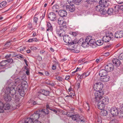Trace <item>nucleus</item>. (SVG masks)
<instances>
[{
    "mask_svg": "<svg viewBox=\"0 0 123 123\" xmlns=\"http://www.w3.org/2000/svg\"><path fill=\"white\" fill-rule=\"evenodd\" d=\"M13 83V85H16V89L20 95L23 96L25 94L24 88L26 85L27 82L21 78L16 79L14 81L12 80Z\"/></svg>",
    "mask_w": 123,
    "mask_h": 123,
    "instance_id": "f257e3e1",
    "label": "nucleus"
},
{
    "mask_svg": "<svg viewBox=\"0 0 123 123\" xmlns=\"http://www.w3.org/2000/svg\"><path fill=\"white\" fill-rule=\"evenodd\" d=\"M41 113V112L39 111H36L30 116V118H26L24 122L25 123H33L34 121H38L40 117H42Z\"/></svg>",
    "mask_w": 123,
    "mask_h": 123,
    "instance_id": "f03ea898",
    "label": "nucleus"
},
{
    "mask_svg": "<svg viewBox=\"0 0 123 123\" xmlns=\"http://www.w3.org/2000/svg\"><path fill=\"white\" fill-rule=\"evenodd\" d=\"M67 29V27L65 25L57 27L56 29V33L60 37L62 36L65 34Z\"/></svg>",
    "mask_w": 123,
    "mask_h": 123,
    "instance_id": "7ed1b4c3",
    "label": "nucleus"
},
{
    "mask_svg": "<svg viewBox=\"0 0 123 123\" xmlns=\"http://www.w3.org/2000/svg\"><path fill=\"white\" fill-rule=\"evenodd\" d=\"M7 84L10 86H11L10 88V93L12 95H15L16 93V91H18L16 89V85H13V83L10 79L7 81Z\"/></svg>",
    "mask_w": 123,
    "mask_h": 123,
    "instance_id": "20e7f679",
    "label": "nucleus"
},
{
    "mask_svg": "<svg viewBox=\"0 0 123 123\" xmlns=\"http://www.w3.org/2000/svg\"><path fill=\"white\" fill-rule=\"evenodd\" d=\"M100 4L96 6L95 9L97 11L99 12L101 14L104 15L105 14L106 12L105 10H104V7H107V5L106 4L105 5H104L101 4Z\"/></svg>",
    "mask_w": 123,
    "mask_h": 123,
    "instance_id": "39448f33",
    "label": "nucleus"
},
{
    "mask_svg": "<svg viewBox=\"0 0 123 123\" xmlns=\"http://www.w3.org/2000/svg\"><path fill=\"white\" fill-rule=\"evenodd\" d=\"M104 93L102 91H96L94 93V100L96 102H98L102 98V96Z\"/></svg>",
    "mask_w": 123,
    "mask_h": 123,
    "instance_id": "423d86ee",
    "label": "nucleus"
},
{
    "mask_svg": "<svg viewBox=\"0 0 123 123\" xmlns=\"http://www.w3.org/2000/svg\"><path fill=\"white\" fill-rule=\"evenodd\" d=\"M103 87V84L100 82L96 83L94 85V88L96 91H99L101 90Z\"/></svg>",
    "mask_w": 123,
    "mask_h": 123,
    "instance_id": "0eeeda50",
    "label": "nucleus"
},
{
    "mask_svg": "<svg viewBox=\"0 0 123 123\" xmlns=\"http://www.w3.org/2000/svg\"><path fill=\"white\" fill-rule=\"evenodd\" d=\"M110 111L113 116L117 115L119 113L118 109L116 107H112L110 110Z\"/></svg>",
    "mask_w": 123,
    "mask_h": 123,
    "instance_id": "6e6552de",
    "label": "nucleus"
},
{
    "mask_svg": "<svg viewBox=\"0 0 123 123\" xmlns=\"http://www.w3.org/2000/svg\"><path fill=\"white\" fill-rule=\"evenodd\" d=\"M48 18L51 21H54L56 20L57 17L56 15L53 12L49 13L48 15Z\"/></svg>",
    "mask_w": 123,
    "mask_h": 123,
    "instance_id": "1a4fd4ad",
    "label": "nucleus"
},
{
    "mask_svg": "<svg viewBox=\"0 0 123 123\" xmlns=\"http://www.w3.org/2000/svg\"><path fill=\"white\" fill-rule=\"evenodd\" d=\"M114 67V65L112 64L109 63L105 66V68L107 71L111 72L113 70Z\"/></svg>",
    "mask_w": 123,
    "mask_h": 123,
    "instance_id": "9d476101",
    "label": "nucleus"
},
{
    "mask_svg": "<svg viewBox=\"0 0 123 123\" xmlns=\"http://www.w3.org/2000/svg\"><path fill=\"white\" fill-rule=\"evenodd\" d=\"M113 35L111 33V34L109 36H105L103 37L102 39L105 42H108L111 40V39L113 36Z\"/></svg>",
    "mask_w": 123,
    "mask_h": 123,
    "instance_id": "9b49d317",
    "label": "nucleus"
},
{
    "mask_svg": "<svg viewBox=\"0 0 123 123\" xmlns=\"http://www.w3.org/2000/svg\"><path fill=\"white\" fill-rule=\"evenodd\" d=\"M115 37L117 38H120L123 37V31H117L115 34Z\"/></svg>",
    "mask_w": 123,
    "mask_h": 123,
    "instance_id": "f8f14e48",
    "label": "nucleus"
},
{
    "mask_svg": "<svg viewBox=\"0 0 123 123\" xmlns=\"http://www.w3.org/2000/svg\"><path fill=\"white\" fill-rule=\"evenodd\" d=\"M71 38L68 35H65L63 36V40L66 43L69 44L70 43H71Z\"/></svg>",
    "mask_w": 123,
    "mask_h": 123,
    "instance_id": "ddd939ff",
    "label": "nucleus"
},
{
    "mask_svg": "<svg viewBox=\"0 0 123 123\" xmlns=\"http://www.w3.org/2000/svg\"><path fill=\"white\" fill-rule=\"evenodd\" d=\"M110 77L109 76L106 75L104 76L100 77V80L102 81L106 82L108 81L110 79Z\"/></svg>",
    "mask_w": 123,
    "mask_h": 123,
    "instance_id": "4468645a",
    "label": "nucleus"
},
{
    "mask_svg": "<svg viewBox=\"0 0 123 123\" xmlns=\"http://www.w3.org/2000/svg\"><path fill=\"white\" fill-rule=\"evenodd\" d=\"M46 31L52 32L53 30V27L51 24L49 22H46Z\"/></svg>",
    "mask_w": 123,
    "mask_h": 123,
    "instance_id": "2eb2a0df",
    "label": "nucleus"
},
{
    "mask_svg": "<svg viewBox=\"0 0 123 123\" xmlns=\"http://www.w3.org/2000/svg\"><path fill=\"white\" fill-rule=\"evenodd\" d=\"M112 8L115 14L118 13L121 10L120 6L119 5L114 6Z\"/></svg>",
    "mask_w": 123,
    "mask_h": 123,
    "instance_id": "dca6fc26",
    "label": "nucleus"
},
{
    "mask_svg": "<svg viewBox=\"0 0 123 123\" xmlns=\"http://www.w3.org/2000/svg\"><path fill=\"white\" fill-rule=\"evenodd\" d=\"M39 111L41 112V114L42 117L45 116L46 114H48L49 113V111L47 109H43L39 110Z\"/></svg>",
    "mask_w": 123,
    "mask_h": 123,
    "instance_id": "f3484780",
    "label": "nucleus"
},
{
    "mask_svg": "<svg viewBox=\"0 0 123 123\" xmlns=\"http://www.w3.org/2000/svg\"><path fill=\"white\" fill-rule=\"evenodd\" d=\"M98 101L97 105L98 108L100 110H103L105 105L100 100Z\"/></svg>",
    "mask_w": 123,
    "mask_h": 123,
    "instance_id": "a211bd4d",
    "label": "nucleus"
},
{
    "mask_svg": "<svg viewBox=\"0 0 123 123\" xmlns=\"http://www.w3.org/2000/svg\"><path fill=\"white\" fill-rule=\"evenodd\" d=\"M59 15L61 17L66 16L67 14V12L64 10H61L58 12Z\"/></svg>",
    "mask_w": 123,
    "mask_h": 123,
    "instance_id": "6ab92c4d",
    "label": "nucleus"
},
{
    "mask_svg": "<svg viewBox=\"0 0 123 123\" xmlns=\"http://www.w3.org/2000/svg\"><path fill=\"white\" fill-rule=\"evenodd\" d=\"M99 4H101L102 5H106L107 4V7L109 5V2L110 1L108 0H99Z\"/></svg>",
    "mask_w": 123,
    "mask_h": 123,
    "instance_id": "aec40b11",
    "label": "nucleus"
},
{
    "mask_svg": "<svg viewBox=\"0 0 123 123\" xmlns=\"http://www.w3.org/2000/svg\"><path fill=\"white\" fill-rule=\"evenodd\" d=\"M113 64L116 66H119L121 64V62L118 59L114 58L112 61Z\"/></svg>",
    "mask_w": 123,
    "mask_h": 123,
    "instance_id": "412c9836",
    "label": "nucleus"
},
{
    "mask_svg": "<svg viewBox=\"0 0 123 123\" xmlns=\"http://www.w3.org/2000/svg\"><path fill=\"white\" fill-rule=\"evenodd\" d=\"M100 101L105 105L109 103L108 98L107 97L102 98Z\"/></svg>",
    "mask_w": 123,
    "mask_h": 123,
    "instance_id": "4be33fe9",
    "label": "nucleus"
},
{
    "mask_svg": "<svg viewBox=\"0 0 123 123\" xmlns=\"http://www.w3.org/2000/svg\"><path fill=\"white\" fill-rule=\"evenodd\" d=\"M107 72L106 70L105 69H101L100 70L99 73V75L100 77L104 76L107 75Z\"/></svg>",
    "mask_w": 123,
    "mask_h": 123,
    "instance_id": "5701e85b",
    "label": "nucleus"
},
{
    "mask_svg": "<svg viewBox=\"0 0 123 123\" xmlns=\"http://www.w3.org/2000/svg\"><path fill=\"white\" fill-rule=\"evenodd\" d=\"M96 41L93 39H92L90 42H89V45L92 47V48H95L96 47Z\"/></svg>",
    "mask_w": 123,
    "mask_h": 123,
    "instance_id": "b1692460",
    "label": "nucleus"
},
{
    "mask_svg": "<svg viewBox=\"0 0 123 123\" xmlns=\"http://www.w3.org/2000/svg\"><path fill=\"white\" fill-rule=\"evenodd\" d=\"M73 5H67L66 6L67 10L71 12H73L75 10L74 7L73 6Z\"/></svg>",
    "mask_w": 123,
    "mask_h": 123,
    "instance_id": "393cba45",
    "label": "nucleus"
},
{
    "mask_svg": "<svg viewBox=\"0 0 123 123\" xmlns=\"http://www.w3.org/2000/svg\"><path fill=\"white\" fill-rule=\"evenodd\" d=\"M58 24L60 25H65L66 22L64 21V19L62 18H60L58 19Z\"/></svg>",
    "mask_w": 123,
    "mask_h": 123,
    "instance_id": "a878e982",
    "label": "nucleus"
},
{
    "mask_svg": "<svg viewBox=\"0 0 123 123\" xmlns=\"http://www.w3.org/2000/svg\"><path fill=\"white\" fill-rule=\"evenodd\" d=\"M4 99L6 101L9 102L11 99V98L9 94H5L4 95Z\"/></svg>",
    "mask_w": 123,
    "mask_h": 123,
    "instance_id": "bb28decb",
    "label": "nucleus"
},
{
    "mask_svg": "<svg viewBox=\"0 0 123 123\" xmlns=\"http://www.w3.org/2000/svg\"><path fill=\"white\" fill-rule=\"evenodd\" d=\"M83 106L86 110L88 111L89 109V106L88 102H84Z\"/></svg>",
    "mask_w": 123,
    "mask_h": 123,
    "instance_id": "cd10ccee",
    "label": "nucleus"
},
{
    "mask_svg": "<svg viewBox=\"0 0 123 123\" xmlns=\"http://www.w3.org/2000/svg\"><path fill=\"white\" fill-rule=\"evenodd\" d=\"M41 93L42 94L45 96H46L49 95L50 92L49 91L47 90H41Z\"/></svg>",
    "mask_w": 123,
    "mask_h": 123,
    "instance_id": "c85d7f7f",
    "label": "nucleus"
},
{
    "mask_svg": "<svg viewBox=\"0 0 123 123\" xmlns=\"http://www.w3.org/2000/svg\"><path fill=\"white\" fill-rule=\"evenodd\" d=\"M3 110H7L9 109L10 108L11 106L8 103H6L4 105Z\"/></svg>",
    "mask_w": 123,
    "mask_h": 123,
    "instance_id": "c756f323",
    "label": "nucleus"
},
{
    "mask_svg": "<svg viewBox=\"0 0 123 123\" xmlns=\"http://www.w3.org/2000/svg\"><path fill=\"white\" fill-rule=\"evenodd\" d=\"M107 12L108 14L110 15L115 14L112 8H109Z\"/></svg>",
    "mask_w": 123,
    "mask_h": 123,
    "instance_id": "7c9ffc66",
    "label": "nucleus"
},
{
    "mask_svg": "<svg viewBox=\"0 0 123 123\" xmlns=\"http://www.w3.org/2000/svg\"><path fill=\"white\" fill-rule=\"evenodd\" d=\"M6 84L8 86L6 87L5 91V94H9L10 92V87H11V86H10L8 84H7V83H6Z\"/></svg>",
    "mask_w": 123,
    "mask_h": 123,
    "instance_id": "2f4dec72",
    "label": "nucleus"
},
{
    "mask_svg": "<svg viewBox=\"0 0 123 123\" xmlns=\"http://www.w3.org/2000/svg\"><path fill=\"white\" fill-rule=\"evenodd\" d=\"M89 45V42L85 41V42H83L81 45V46L84 48L88 47Z\"/></svg>",
    "mask_w": 123,
    "mask_h": 123,
    "instance_id": "473e14b6",
    "label": "nucleus"
},
{
    "mask_svg": "<svg viewBox=\"0 0 123 123\" xmlns=\"http://www.w3.org/2000/svg\"><path fill=\"white\" fill-rule=\"evenodd\" d=\"M79 117V116L78 114L73 115L71 118L73 120L75 121L78 119Z\"/></svg>",
    "mask_w": 123,
    "mask_h": 123,
    "instance_id": "72a5a7b5",
    "label": "nucleus"
},
{
    "mask_svg": "<svg viewBox=\"0 0 123 123\" xmlns=\"http://www.w3.org/2000/svg\"><path fill=\"white\" fill-rule=\"evenodd\" d=\"M103 40H97L96 42V45L98 46L101 45L103 44Z\"/></svg>",
    "mask_w": 123,
    "mask_h": 123,
    "instance_id": "f704fd0d",
    "label": "nucleus"
},
{
    "mask_svg": "<svg viewBox=\"0 0 123 123\" xmlns=\"http://www.w3.org/2000/svg\"><path fill=\"white\" fill-rule=\"evenodd\" d=\"M4 104L1 102L0 101V113L4 112L3 110Z\"/></svg>",
    "mask_w": 123,
    "mask_h": 123,
    "instance_id": "c9c22d12",
    "label": "nucleus"
},
{
    "mask_svg": "<svg viewBox=\"0 0 123 123\" xmlns=\"http://www.w3.org/2000/svg\"><path fill=\"white\" fill-rule=\"evenodd\" d=\"M101 110L100 114L102 116H106L107 114V111L106 110L103 109Z\"/></svg>",
    "mask_w": 123,
    "mask_h": 123,
    "instance_id": "e433bc0d",
    "label": "nucleus"
},
{
    "mask_svg": "<svg viewBox=\"0 0 123 123\" xmlns=\"http://www.w3.org/2000/svg\"><path fill=\"white\" fill-rule=\"evenodd\" d=\"M8 64V62L7 60H4L2 61L0 63V66H2L6 65Z\"/></svg>",
    "mask_w": 123,
    "mask_h": 123,
    "instance_id": "4c0bfd02",
    "label": "nucleus"
},
{
    "mask_svg": "<svg viewBox=\"0 0 123 123\" xmlns=\"http://www.w3.org/2000/svg\"><path fill=\"white\" fill-rule=\"evenodd\" d=\"M27 27L28 29L31 30H32L34 29L32 27V23L31 22H29L28 24L27 25Z\"/></svg>",
    "mask_w": 123,
    "mask_h": 123,
    "instance_id": "58836bf2",
    "label": "nucleus"
},
{
    "mask_svg": "<svg viewBox=\"0 0 123 123\" xmlns=\"http://www.w3.org/2000/svg\"><path fill=\"white\" fill-rule=\"evenodd\" d=\"M78 42V41L76 39H74V40L73 41H72V40L71 39V43H70L69 44V45H72L76 44V43H77Z\"/></svg>",
    "mask_w": 123,
    "mask_h": 123,
    "instance_id": "ea45409f",
    "label": "nucleus"
},
{
    "mask_svg": "<svg viewBox=\"0 0 123 123\" xmlns=\"http://www.w3.org/2000/svg\"><path fill=\"white\" fill-rule=\"evenodd\" d=\"M11 43L10 42H9L6 43L4 45V49H6L8 48V47L10 46Z\"/></svg>",
    "mask_w": 123,
    "mask_h": 123,
    "instance_id": "a19ab883",
    "label": "nucleus"
},
{
    "mask_svg": "<svg viewBox=\"0 0 123 123\" xmlns=\"http://www.w3.org/2000/svg\"><path fill=\"white\" fill-rule=\"evenodd\" d=\"M6 4V1H3L0 3V7L2 8L5 6Z\"/></svg>",
    "mask_w": 123,
    "mask_h": 123,
    "instance_id": "79ce46f5",
    "label": "nucleus"
},
{
    "mask_svg": "<svg viewBox=\"0 0 123 123\" xmlns=\"http://www.w3.org/2000/svg\"><path fill=\"white\" fill-rule=\"evenodd\" d=\"M58 6L56 5H54L52 7V9L54 12H58L57 9L58 8Z\"/></svg>",
    "mask_w": 123,
    "mask_h": 123,
    "instance_id": "37998d69",
    "label": "nucleus"
},
{
    "mask_svg": "<svg viewBox=\"0 0 123 123\" xmlns=\"http://www.w3.org/2000/svg\"><path fill=\"white\" fill-rule=\"evenodd\" d=\"M79 120L78 121H86L85 118L82 115L79 116Z\"/></svg>",
    "mask_w": 123,
    "mask_h": 123,
    "instance_id": "c03bdc74",
    "label": "nucleus"
},
{
    "mask_svg": "<svg viewBox=\"0 0 123 123\" xmlns=\"http://www.w3.org/2000/svg\"><path fill=\"white\" fill-rule=\"evenodd\" d=\"M92 39V37L91 36H87L86 37V39H85V41H86L88 42H90V41Z\"/></svg>",
    "mask_w": 123,
    "mask_h": 123,
    "instance_id": "a18cd8bd",
    "label": "nucleus"
},
{
    "mask_svg": "<svg viewBox=\"0 0 123 123\" xmlns=\"http://www.w3.org/2000/svg\"><path fill=\"white\" fill-rule=\"evenodd\" d=\"M45 96L42 94L41 93L39 95V97L40 99L41 100H44L45 99L46 97H45Z\"/></svg>",
    "mask_w": 123,
    "mask_h": 123,
    "instance_id": "49530a36",
    "label": "nucleus"
},
{
    "mask_svg": "<svg viewBox=\"0 0 123 123\" xmlns=\"http://www.w3.org/2000/svg\"><path fill=\"white\" fill-rule=\"evenodd\" d=\"M46 83L50 86H54L55 85L54 84L53 82L49 81V80L48 81L46 82Z\"/></svg>",
    "mask_w": 123,
    "mask_h": 123,
    "instance_id": "de8ad7c7",
    "label": "nucleus"
},
{
    "mask_svg": "<svg viewBox=\"0 0 123 123\" xmlns=\"http://www.w3.org/2000/svg\"><path fill=\"white\" fill-rule=\"evenodd\" d=\"M82 0H74V3L77 5H78L81 3Z\"/></svg>",
    "mask_w": 123,
    "mask_h": 123,
    "instance_id": "09e8293b",
    "label": "nucleus"
},
{
    "mask_svg": "<svg viewBox=\"0 0 123 123\" xmlns=\"http://www.w3.org/2000/svg\"><path fill=\"white\" fill-rule=\"evenodd\" d=\"M15 56L18 59H22L24 58L23 57V55L20 54L17 55Z\"/></svg>",
    "mask_w": 123,
    "mask_h": 123,
    "instance_id": "8fccbe9b",
    "label": "nucleus"
},
{
    "mask_svg": "<svg viewBox=\"0 0 123 123\" xmlns=\"http://www.w3.org/2000/svg\"><path fill=\"white\" fill-rule=\"evenodd\" d=\"M45 10H43V13L42 15V16H40V19L41 20H42L43 18H44L45 16Z\"/></svg>",
    "mask_w": 123,
    "mask_h": 123,
    "instance_id": "3c124183",
    "label": "nucleus"
},
{
    "mask_svg": "<svg viewBox=\"0 0 123 123\" xmlns=\"http://www.w3.org/2000/svg\"><path fill=\"white\" fill-rule=\"evenodd\" d=\"M69 33L71 35L74 37L76 36L77 34V33L76 32H74L71 31Z\"/></svg>",
    "mask_w": 123,
    "mask_h": 123,
    "instance_id": "603ef678",
    "label": "nucleus"
},
{
    "mask_svg": "<svg viewBox=\"0 0 123 123\" xmlns=\"http://www.w3.org/2000/svg\"><path fill=\"white\" fill-rule=\"evenodd\" d=\"M70 5H74V2H73V0H67Z\"/></svg>",
    "mask_w": 123,
    "mask_h": 123,
    "instance_id": "864d4df0",
    "label": "nucleus"
},
{
    "mask_svg": "<svg viewBox=\"0 0 123 123\" xmlns=\"http://www.w3.org/2000/svg\"><path fill=\"white\" fill-rule=\"evenodd\" d=\"M14 99L15 102H18L19 100V99L18 98V96L16 95H15V98Z\"/></svg>",
    "mask_w": 123,
    "mask_h": 123,
    "instance_id": "5fc2aeb1",
    "label": "nucleus"
},
{
    "mask_svg": "<svg viewBox=\"0 0 123 123\" xmlns=\"http://www.w3.org/2000/svg\"><path fill=\"white\" fill-rule=\"evenodd\" d=\"M58 64V62H55V64H53L52 66V69L53 70H55L56 68V65Z\"/></svg>",
    "mask_w": 123,
    "mask_h": 123,
    "instance_id": "6e6d98bb",
    "label": "nucleus"
},
{
    "mask_svg": "<svg viewBox=\"0 0 123 123\" xmlns=\"http://www.w3.org/2000/svg\"><path fill=\"white\" fill-rule=\"evenodd\" d=\"M56 79L59 81H62L63 79L62 77L60 76H57L56 77Z\"/></svg>",
    "mask_w": 123,
    "mask_h": 123,
    "instance_id": "4d7b16f0",
    "label": "nucleus"
},
{
    "mask_svg": "<svg viewBox=\"0 0 123 123\" xmlns=\"http://www.w3.org/2000/svg\"><path fill=\"white\" fill-rule=\"evenodd\" d=\"M86 77V76L85 74L84 73L83 74H82L81 75H80V79H81L82 78H84Z\"/></svg>",
    "mask_w": 123,
    "mask_h": 123,
    "instance_id": "13d9d810",
    "label": "nucleus"
},
{
    "mask_svg": "<svg viewBox=\"0 0 123 123\" xmlns=\"http://www.w3.org/2000/svg\"><path fill=\"white\" fill-rule=\"evenodd\" d=\"M95 0H86V2L90 4H92L93 2H95Z\"/></svg>",
    "mask_w": 123,
    "mask_h": 123,
    "instance_id": "bf43d9fd",
    "label": "nucleus"
},
{
    "mask_svg": "<svg viewBox=\"0 0 123 123\" xmlns=\"http://www.w3.org/2000/svg\"><path fill=\"white\" fill-rule=\"evenodd\" d=\"M81 68H78V67H77V69H76V70L74 71L72 73L73 74H74V73H76V72L77 71H80V70H81Z\"/></svg>",
    "mask_w": 123,
    "mask_h": 123,
    "instance_id": "052dcab7",
    "label": "nucleus"
},
{
    "mask_svg": "<svg viewBox=\"0 0 123 123\" xmlns=\"http://www.w3.org/2000/svg\"><path fill=\"white\" fill-rule=\"evenodd\" d=\"M38 20V18L37 17H35L34 18L33 21L36 24L37 23V22Z\"/></svg>",
    "mask_w": 123,
    "mask_h": 123,
    "instance_id": "680f3d73",
    "label": "nucleus"
},
{
    "mask_svg": "<svg viewBox=\"0 0 123 123\" xmlns=\"http://www.w3.org/2000/svg\"><path fill=\"white\" fill-rule=\"evenodd\" d=\"M119 59L120 60L123 59V53L121 54L118 56Z\"/></svg>",
    "mask_w": 123,
    "mask_h": 123,
    "instance_id": "e2e57ef3",
    "label": "nucleus"
},
{
    "mask_svg": "<svg viewBox=\"0 0 123 123\" xmlns=\"http://www.w3.org/2000/svg\"><path fill=\"white\" fill-rule=\"evenodd\" d=\"M117 120L116 119H114L111 121L109 123H117Z\"/></svg>",
    "mask_w": 123,
    "mask_h": 123,
    "instance_id": "0e129e2a",
    "label": "nucleus"
},
{
    "mask_svg": "<svg viewBox=\"0 0 123 123\" xmlns=\"http://www.w3.org/2000/svg\"><path fill=\"white\" fill-rule=\"evenodd\" d=\"M73 114H72V113L71 112H67V115L69 117H70L71 118L72 117V116Z\"/></svg>",
    "mask_w": 123,
    "mask_h": 123,
    "instance_id": "69168bd1",
    "label": "nucleus"
},
{
    "mask_svg": "<svg viewBox=\"0 0 123 123\" xmlns=\"http://www.w3.org/2000/svg\"><path fill=\"white\" fill-rule=\"evenodd\" d=\"M7 61L8 62V63H12L13 62V60L12 59H7Z\"/></svg>",
    "mask_w": 123,
    "mask_h": 123,
    "instance_id": "338daca9",
    "label": "nucleus"
},
{
    "mask_svg": "<svg viewBox=\"0 0 123 123\" xmlns=\"http://www.w3.org/2000/svg\"><path fill=\"white\" fill-rule=\"evenodd\" d=\"M7 28H5L3 29L2 30L0 31V32H1V33H4L5 31H6Z\"/></svg>",
    "mask_w": 123,
    "mask_h": 123,
    "instance_id": "774afa93",
    "label": "nucleus"
}]
</instances>
